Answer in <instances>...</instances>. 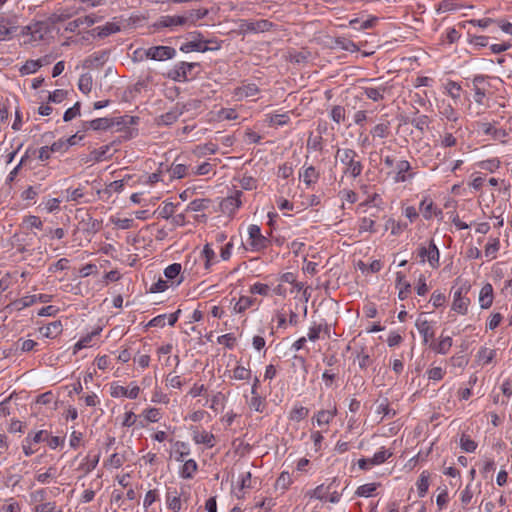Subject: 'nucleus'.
I'll return each mask as SVG.
<instances>
[{"label": "nucleus", "mask_w": 512, "mask_h": 512, "mask_svg": "<svg viewBox=\"0 0 512 512\" xmlns=\"http://www.w3.org/2000/svg\"><path fill=\"white\" fill-rule=\"evenodd\" d=\"M358 154L353 149H338L336 151L335 158L339 160L341 164L345 166L343 173L350 175L353 178L358 177L363 169V166L359 160H357Z\"/></svg>", "instance_id": "obj_1"}, {"label": "nucleus", "mask_w": 512, "mask_h": 512, "mask_svg": "<svg viewBox=\"0 0 512 512\" xmlns=\"http://www.w3.org/2000/svg\"><path fill=\"white\" fill-rule=\"evenodd\" d=\"M362 82L367 83L366 86L361 87L362 94L374 102L383 100L385 93L389 91L387 85L383 84L380 79H363Z\"/></svg>", "instance_id": "obj_2"}, {"label": "nucleus", "mask_w": 512, "mask_h": 512, "mask_svg": "<svg viewBox=\"0 0 512 512\" xmlns=\"http://www.w3.org/2000/svg\"><path fill=\"white\" fill-rule=\"evenodd\" d=\"M128 122L125 121L124 117H120L117 119L110 118H97L91 121H86L83 123V129L86 131L88 129L92 130H106L114 125H126Z\"/></svg>", "instance_id": "obj_3"}, {"label": "nucleus", "mask_w": 512, "mask_h": 512, "mask_svg": "<svg viewBox=\"0 0 512 512\" xmlns=\"http://www.w3.org/2000/svg\"><path fill=\"white\" fill-rule=\"evenodd\" d=\"M249 233V246L253 251H261L267 247L269 240L261 234L260 227L257 225H250Z\"/></svg>", "instance_id": "obj_4"}, {"label": "nucleus", "mask_w": 512, "mask_h": 512, "mask_svg": "<svg viewBox=\"0 0 512 512\" xmlns=\"http://www.w3.org/2000/svg\"><path fill=\"white\" fill-rule=\"evenodd\" d=\"M176 55V50L170 46H153L145 50V56L156 61L172 59Z\"/></svg>", "instance_id": "obj_5"}, {"label": "nucleus", "mask_w": 512, "mask_h": 512, "mask_svg": "<svg viewBox=\"0 0 512 512\" xmlns=\"http://www.w3.org/2000/svg\"><path fill=\"white\" fill-rule=\"evenodd\" d=\"M418 256L421 258L422 262H425L427 258L433 268L439 265V250L433 241L430 242L429 247L421 246L418 249Z\"/></svg>", "instance_id": "obj_6"}, {"label": "nucleus", "mask_w": 512, "mask_h": 512, "mask_svg": "<svg viewBox=\"0 0 512 512\" xmlns=\"http://www.w3.org/2000/svg\"><path fill=\"white\" fill-rule=\"evenodd\" d=\"M48 31V25L45 22H35L23 27L22 34L30 35L31 41L42 40Z\"/></svg>", "instance_id": "obj_7"}, {"label": "nucleus", "mask_w": 512, "mask_h": 512, "mask_svg": "<svg viewBox=\"0 0 512 512\" xmlns=\"http://www.w3.org/2000/svg\"><path fill=\"white\" fill-rule=\"evenodd\" d=\"M176 26H187L185 15L161 16L154 24L156 29L173 28Z\"/></svg>", "instance_id": "obj_8"}, {"label": "nucleus", "mask_w": 512, "mask_h": 512, "mask_svg": "<svg viewBox=\"0 0 512 512\" xmlns=\"http://www.w3.org/2000/svg\"><path fill=\"white\" fill-rule=\"evenodd\" d=\"M470 286H461L455 293H454V300L452 303V309L460 314H466L468 305L470 303V300L464 296H462L463 292L467 293Z\"/></svg>", "instance_id": "obj_9"}, {"label": "nucleus", "mask_w": 512, "mask_h": 512, "mask_svg": "<svg viewBox=\"0 0 512 512\" xmlns=\"http://www.w3.org/2000/svg\"><path fill=\"white\" fill-rule=\"evenodd\" d=\"M196 65V63L180 62L168 73V77L174 81H186L188 72Z\"/></svg>", "instance_id": "obj_10"}, {"label": "nucleus", "mask_w": 512, "mask_h": 512, "mask_svg": "<svg viewBox=\"0 0 512 512\" xmlns=\"http://www.w3.org/2000/svg\"><path fill=\"white\" fill-rule=\"evenodd\" d=\"M220 49V45L217 44V46H213V47H209L207 45H204L203 41H189V42H186L184 43L181 47H180V50L184 53H188V52H191V51H197V52H207V51H213V50H218Z\"/></svg>", "instance_id": "obj_11"}, {"label": "nucleus", "mask_w": 512, "mask_h": 512, "mask_svg": "<svg viewBox=\"0 0 512 512\" xmlns=\"http://www.w3.org/2000/svg\"><path fill=\"white\" fill-rule=\"evenodd\" d=\"M415 325L419 333L423 336V342L425 344L433 339L434 331L427 320L418 318Z\"/></svg>", "instance_id": "obj_12"}, {"label": "nucleus", "mask_w": 512, "mask_h": 512, "mask_svg": "<svg viewBox=\"0 0 512 512\" xmlns=\"http://www.w3.org/2000/svg\"><path fill=\"white\" fill-rule=\"evenodd\" d=\"M493 302V287L491 284H485L479 294V303L481 308L488 309Z\"/></svg>", "instance_id": "obj_13"}, {"label": "nucleus", "mask_w": 512, "mask_h": 512, "mask_svg": "<svg viewBox=\"0 0 512 512\" xmlns=\"http://www.w3.org/2000/svg\"><path fill=\"white\" fill-rule=\"evenodd\" d=\"M188 455V453L181 452L179 458H177L178 461H184V465L181 471V476L183 478H191L195 471L197 470V463L192 460H185V456Z\"/></svg>", "instance_id": "obj_14"}, {"label": "nucleus", "mask_w": 512, "mask_h": 512, "mask_svg": "<svg viewBox=\"0 0 512 512\" xmlns=\"http://www.w3.org/2000/svg\"><path fill=\"white\" fill-rule=\"evenodd\" d=\"M481 127L486 135H492L495 140L505 142V138L508 136V133L505 129H497L490 123H482Z\"/></svg>", "instance_id": "obj_15"}, {"label": "nucleus", "mask_w": 512, "mask_h": 512, "mask_svg": "<svg viewBox=\"0 0 512 512\" xmlns=\"http://www.w3.org/2000/svg\"><path fill=\"white\" fill-rule=\"evenodd\" d=\"M62 332L61 321H53L40 328V333L47 338H55Z\"/></svg>", "instance_id": "obj_16"}, {"label": "nucleus", "mask_w": 512, "mask_h": 512, "mask_svg": "<svg viewBox=\"0 0 512 512\" xmlns=\"http://www.w3.org/2000/svg\"><path fill=\"white\" fill-rule=\"evenodd\" d=\"M16 29L17 27L11 20L0 17V41L9 39Z\"/></svg>", "instance_id": "obj_17"}, {"label": "nucleus", "mask_w": 512, "mask_h": 512, "mask_svg": "<svg viewBox=\"0 0 512 512\" xmlns=\"http://www.w3.org/2000/svg\"><path fill=\"white\" fill-rule=\"evenodd\" d=\"M420 211L422 212V215L425 219H431L433 214L436 216L442 214L441 210L437 211L434 208L433 201L428 198L423 199L420 203Z\"/></svg>", "instance_id": "obj_18"}, {"label": "nucleus", "mask_w": 512, "mask_h": 512, "mask_svg": "<svg viewBox=\"0 0 512 512\" xmlns=\"http://www.w3.org/2000/svg\"><path fill=\"white\" fill-rule=\"evenodd\" d=\"M209 11L206 8L190 10L185 14V19H187V26H193L197 23L198 20L206 17Z\"/></svg>", "instance_id": "obj_19"}, {"label": "nucleus", "mask_w": 512, "mask_h": 512, "mask_svg": "<svg viewBox=\"0 0 512 512\" xmlns=\"http://www.w3.org/2000/svg\"><path fill=\"white\" fill-rule=\"evenodd\" d=\"M140 388L138 386H134L131 389H127L123 386H117L114 388V391L112 392L113 396H125L130 399H136L139 395Z\"/></svg>", "instance_id": "obj_20"}, {"label": "nucleus", "mask_w": 512, "mask_h": 512, "mask_svg": "<svg viewBox=\"0 0 512 512\" xmlns=\"http://www.w3.org/2000/svg\"><path fill=\"white\" fill-rule=\"evenodd\" d=\"M259 92V89L256 84L250 83L247 85H243L242 87H238L235 89V96L238 98L243 97H253Z\"/></svg>", "instance_id": "obj_21"}, {"label": "nucleus", "mask_w": 512, "mask_h": 512, "mask_svg": "<svg viewBox=\"0 0 512 512\" xmlns=\"http://www.w3.org/2000/svg\"><path fill=\"white\" fill-rule=\"evenodd\" d=\"M107 57H108V53L106 51H102L97 54H94L85 60V66H87V67L100 66V65L104 64V62L107 60Z\"/></svg>", "instance_id": "obj_22"}, {"label": "nucleus", "mask_w": 512, "mask_h": 512, "mask_svg": "<svg viewBox=\"0 0 512 512\" xmlns=\"http://www.w3.org/2000/svg\"><path fill=\"white\" fill-rule=\"evenodd\" d=\"M101 328H98L91 333L87 334L86 336L82 337L74 346V353H76L78 350H81L83 348H86L90 345V342L92 341L93 337L97 336L101 332Z\"/></svg>", "instance_id": "obj_23"}, {"label": "nucleus", "mask_w": 512, "mask_h": 512, "mask_svg": "<svg viewBox=\"0 0 512 512\" xmlns=\"http://www.w3.org/2000/svg\"><path fill=\"white\" fill-rule=\"evenodd\" d=\"M336 415V408L333 410H321L316 415V421L319 426L328 425Z\"/></svg>", "instance_id": "obj_24"}, {"label": "nucleus", "mask_w": 512, "mask_h": 512, "mask_svg": "<svg viewBox=\"0 0 512 512\" xmlns=\"http://www.w3.org/2000/svg\"><path fill=\"white\" fill-rule=\"evenodd\" d=\"M451 346L452 338L449 336L443 337L438 344H431V348L439 354H446Z\"/></svg>", "instance_id": "obj_25"}, {"label": "nucleus", "mask_w": 512, "mask_h": 512, "mask_svg": "<svg viewBox=\"0 0 512 512\" xmlns=\"http://www.w3.org/2000/svg\"><path fill=\"white\" fill-rule=\"evenodd\" d=\"M429 487V473L427 471H423L417 481V489L420 497H423Z\"/></svg>", "instance_id": "obj_26"}, {"label": "nucleus", "mask_w": 512, "mask_h": 512, "mask_svg": "<svg viewBox=\"0 0 512 512\" xmlns=\"http://www.w3.org/2000/svg\"><path fill=\"white\" fill-rule=\"evenodd\" d=\"M300 176L303 178L305 184L310 185L317 181L319 174L316 171L315 167L309 166L304 170V172Z\"/></svg>", "instance_id": "obj_27"}, {"label": "nucleus", "mask_w": 512, "mask_h": 512, "mask_svg": "<svg viewBox=\"0 0 512 512\" xmlns=\"http://www.w3.org/2000/svg\"><path fill=\"white\" fill-rule=\"evenodd\" d=\"M42 66L41 60H28L21 67L20 72L22 74H32L35 73Z\"/></svg>", "instance_id": "obj_28"}, {"label": "nucleus", "mask_w": 512, "mask_h": 512, "mask_svg": "<svg viewBox=\"0 0 512 512\" xmlns=\"http://www.w3.org/2000/svg\"><path fill=\"white\" fill-rule=\"evenodd\" d=\"M79 90L88 94L92 89V77L89 74H83L78 81Z\"/></svg>", "instance_id": "obj_29"}, {"label": "nucleus", "mask_w": 512, "mask_h": 512, "mask_svg": "<svg viewBox=\"0 0 512 512\" xmlns=\"http://www.w3.org/2000/svg\"><path fill=\"white\" fill-rule=\"evenodd\" d=\"M397 177L396 180L400 182L406 181L405 173L411 169L410 163L406 160L399 161L397 163Z\"/></svg>", "instance_id": "obj_30"}, {"label": "nucleus", "mask_w": 512, "mask_h": 512, "mask_svg": "<svg viewBox=\"0 0 512 512\" xmlns=\"http://www.w3.org/2000/svg\"><path fill=\"white\" fill-rule=\"evenodd\" d=\"M253 299L250 297L242 296L234 305V311L236 313H242L253 304Z\"/></svg>", "instance_id": "obj_31"}, {"label": "nucleus", "mask_w": 512, "mask_h": 512, "mask_svg": "<svg viewBox=\"0 0 512 512\" xmlns=\"http://www.w3.org/2000/svg\"><path fill=\"white\" fill-rule=\"evenodd\" d=\"M406 228V224H402L400 222H396L394 219L392 218H389L387 221H386V224H385V229L388 230V229H391V233L393 235H398L400 234L404 229Z\"/></svg>", "instance_id": "obj_32"}, {"label": "nucleus", "mask_w": 512, "mask_h": 512, "mask_svg": "<svg viewBox=\"0 0 512 512\" xmlns=\"http://www.w3.org/2000/svg\"><path fill=\"white\" fill-rule=\"evenodd\" d=\"M500 248V241L498 238H494L485 246V256L495 258L496 253Z\"/></svg>", "instance_id": "obj_33"}, {"label": "nucleus", "mask_w": 512, "mask_h": 512, "mask_svg": "<svg viewBox=\"0 0 512 512\" xmlns=\"http://www.w3.org/2000/svg\"><path fill=\"white\" fill-rule=\"evenodd\" d=\"M109 150H110V146L106 145V146L100 147L99 149L93 150L91 152V156L95 161L99 162V161L108 159L111 156V155H109V156L107 155Z\"/></svg>", "instance_id": "obj_34"}, {"label": "nucleus", "mask_w": 512, "mask_h": 512, "mask_svg": "<svg viewBox=\"0 0 512 512\" xmlns=\"http://www.w3.org/2000/svg\"><path fill=\"white\" fill-rule=\"evenodd\" d=\"M329 487H324L323 484L317 486L314 490H310L306 493V496L310 498H317L319 500L325 499V495L328 493Z\"/></svg>", "instance_id": "obj_35"}, {"label": "nucleus", "mask_w": 512, "mask_h": 512, "mask_svg": "<svg viewBox=\"0 0 512 512\" xmlns=\"http://www.w3.org/2000/svg\"><path fill=\"white\" fill-rule=\"evenodd\" d=\"M97 30L98 36L103 38L119 31V27L114 23H107L102 27H98Z\"/></svg>", "instance_id": "obj_36"}, {"label": "nucleus", "mask_w": 512, "mask_h": 512, "mask_svg": "<svg viewBox=\"0 0 512 512\" xmlns=\"http://www.w3.org/2000/svg\"><path fill=\"white\" fill-rule=\"evenodd\" d=\"M377 485L375 483H368L358 487L356 494L360 497H369L376 490Z\"/></svg>", "instance_id": "obj_37"}, {"label": "nucleus", "mask_w": 512, "mask_h": 512, "mask_svg": "<svg viewBox=\"0 0 512 512\" xmlns=\"http://www.w3.org/2000/svg\"><path fill=\"white\" fill-rule=\"evenodd\" d=\"M389 132V123L377 124L372 130L371 134L374 137L385 138Z\"/></svg>", "instance_id": "obj_38"}, {"label": "nucleus", "mask_w": 512, "mask_h": 512, "mask_svg": "<svg viewBox=\"0 0 512 512\" xmlns=\"http://www.w3.org/2000/svg\"><path fill=\"white\" fill-rule=\"evenodd\" d=\"M210 200L208 199H195L188 205V210L191 211H202L208 208Z\"/></svg>", "instance_id": "obj_39"}, {"label": "nucleus", "mask_w": 512, "mask_h": 512, "mask_svg": "<svg viewBox=\"0 0 512 512\" xmlns=\"http://www.w3.org/2000/svg\"><path fill=\"white\" fill-rule=\"evenodd\" d=\"M308 413L309 410L306 407H295L290 413V418L294 421H300L306 418L308 416Z\"/></svg>", "instance_id": "obj_40"}, {"label": "nucleus", "mask_w": 512, "mask_h": 512, "mask_svg": "<svg viewBox=\"0 0 512 512\" xmlns=\"http://www.w3.org/2000/svg\"><path fill=\"white\" fill-rule=\"evenodd\" d=\"M187 166L184 164H172L170 171L172 174V177L181 179L187 174Z\"/></svg>", "instance_id": "obj_41"}, {"label": "nucleus", "mask_w": 512, "mask_h": 512, "mask_svg": "<svg viewBox=\"0 0 512 512\" xmlns=\"http://www.w3.org/2000/svg\"><path fill=\"white\" fill-rule=\"evenodd\" d=\"M241 195H242L241 191H236L234 196L228 197L223 200L222 206L226 207V208L229 206L238 208L241 205V200H240Z\"/></svg>", "instance_id": "obj_42"}, {"label": "nucleus", "mask_w": 512, "mask_h": 512, "mask_svg": "<svg viewBox=\"0 0 512 512\" xmlns=\"http://www.w3.org/2000/svg\"><path fill=\"white\" fill-rule=\"evenodd\" d=\"M331 117L334 122L339 124L340 122L344 121L345 119V108L340 105H336L331 110Z\"/></svg>", "instance_id": "obj_43"}, {"label": "nucleus", "mask_w": 512, "mask_h": 512, "mask_svg": "<svg viewBox=\"0 0 512 512\" xmlns=\"http://www.w3.org/2000/svg\"><path fill=\"white\" fill-rule=\"evenodd\" d=\"M194 440L196 443L207 444L209 446H213L212 441L214 440V436L208 432L195 433Z\"/></svg>", "instance_id": "obj_44"}, {"label": "nucleus", "mask_w": 512, "mask_h": 512, "mask_svg": "<svg viewBox=\"0 0 512 512\" xmlns=\"http://www.w3.org/2000/svg\"><path fill=\"white\" fill-rule=\"evenodd\" d=\"M251 376V371L243 366H237L233 371V378L236 380H246Z\"/></svg>", "instance_id": "obj_45"}, {"label": "nucleus", "mask_w": 512, "mask_h": 512, "mask_svg": "<svg viewBox=\"0 0 512 512\" xmlns=\"http://www.w3.org/2000/svg\"><path fill=\"white\" fill-rule=\"evenodd\" d=\"M460 445L461 448L466 452H474L475 449L477 448L476 442L465 435H462L460 439Z\"/></svg>", "instance_id": "obj_46"}, {"label": "nucleus", "mask_w": 512, "mask_h": 512, "mask_svg": "<svg viewBox=\"0 0 512 512\" xmlns=\"http://www.w3.org/2000/svg\"><path fill=\"white\" fill-rule=\"evenodd\" d=\"M181 272V265L179 263H173L164 270V275L168 279L176 278Z\"/></svg>", "instance_id": "obj_47"}, {"label": "nucleus", "mask_w": 512, "mask_h": 512, "mask_svg": "<svg viewBox=\"0 0 512 512\" xmlns=\"http://www.w3.org/2000/svg\"><path fill=\"white\" fill-rule=\"evenodd\" d=\"M202 255L204 256L205 258V268L206 269H209L210 266H211V262L212 260L215 258V252L214 250L210 247L209 244H206L204 246V249L202 251Z\"/></svg>", "instance_id": "obj_48"}, {"label": "nucleus", "mask_w": 512, "mask_h": 512, "mask_svg": "<svg viewBox=\"0 0 512 512\" xmlns=\"http://www.w3.org/2000/svg\"><path fill=\"white\" fill-rule=\"evenodd\" d=\"M80 114V103L76 102L73 107L67 109L64 113L63 119L65 122L71 121Z\"/></svg>", "instance_id": "obj_49"}, {"label": "nucleus", "mask_w": 512, "mask_h": 512, "mask_svg": "<svg viewBox=\"0 0 512 512\" xmlns=\"http://www.w3.org/2000/svg\"><path fill=\"white\" fill-rule=\"evenodd\" d=\"M336 44L340 46L342 49L347 51H357L358 47L351 40L345 38H337Z\"/></svg>", "instance_id": "obj_50"}, {"label": "nucleus", "mask_w": 512, "mask_h": 512, "mask_svg": "<svg viewBox=\"0 0 512 512\" xmlns=\"http://www.w3.org/2000/svg\"><path fill=\"white\" fill-rule=\"evenodd\" d=\"M175 206L171 202L164 203V205L159 210V215L162 218L168 219L174 213Z\"/></svg>", "instance_id": "obj_51"}, {"label": "nucleus", "mask_w": 512, "mask_h": 512, "mask_svg": "<svg viewBox=\"0 0 512 512\" xmlns=\"http://www.w3.org/2000/svg\"><path fill=\"white\" fill-rule=\"evenodd\" d=\"M67 95V91L62 89H57L54 92L49 94L48 100L54 103H61Z\"/></svg>", "instance_id": "obj_52"}, {"label": "nucleus", "mask_w": 512, "mask_h": 512, "mask_svg": "<svg viewBox=\"0 0 512 512\" xmlns=\"http://www.w3.org/2000/svg\"><path fill=\"white\" fill-rule=\"evenodd\" d=\"M390 456L391 453H388L386 450H381L374 454V456L371 458V463L374 465H379L385 462Z\"/></svg>", "instance_id": "obj_53"}, {"label": "nucleus", "mask_w": 512, "mask_h": 512, "mask_svg": "<svg viewBox=\"0 0 512 512\" xmlns=\"http://www.w3.org/2000/svg\"><path fill=\"white\" fill-rule=\"evenodd\" d=\"M447 90L452 98L458 99L460 97L461 86L458 83L449 81L447 84Z\"/></svg>", "instance_id": "obj_54"}, {"label": "nucleus", "mask_w": 512, "mask_h": 512, "mask_svg": "<svg viewBox=\"0 0 512 512\" xmlns=\"http://www.w3.org/2000/svg\"><path fill=\"white\" fill-rule=\"evenodd\" d=\"M374 224H375V222H374L373 219L364 217L361 220V223H360V226H359V230H360V232H366V231L373 232L374 231Z\"/></svg>", "instance_id": "obj_55"}, {"label": "nucleus", "mask_w": 512, "mask_h": 512, "mask_svg": "<svg viewBox=\"0 0 512 512\" xmlns=\"http://www.w3.org/2000/svg\"><path fill=\"white\" fill-rule=\"evenodd\" d=\"M168 508L173 510L174 512H179L181 509V500L179 496H168L167 498Z\"/></svg>", "instance_id": "obj_56"}, {"label": "nucleus", "mask_w": 512, "mask_h": 512, "mask_svg": "<svg viewBox=\"0 0 512 512\" xmlns=\"http://www.w3.org/2000/svg\"><path fill=\"white\" fill-rule=\"evenodd\" d=\"M290 483H291L290 475L286 472H283L278 477V479L276 481V486L281 487L282 489H287V487L290 485Z\"/></svg>", "instance_id": "obj_57"}, {"label": "nucleus", "mask_w": 512, "mask_h": 512, "mask_svg": "<svg viewBox=\"0 0 512 512\" xmlns=\"http://www.w3.org/2000/svg\"><path fill=\"white\" fill-rule=\"evenodd\" d=\"M197 150L201 155H205L206 153L214 154L218 150V147L214 143H206L202 146H199Z\"/></svg>", "instance_id": "obj_58"}, {"label": "nucleus", "mask_w": 512, "mask_h": 512, "mask_svg": "<svg viewBox=\"0 0 512 512\" xmlns=\"http://www.w3.org/2000/svg\"><path fill=\"white\" fill-rule=\"evenodd\" d=\"M430 301L432 302L433 306L437 308L445 303V296L444 294L435 291L432 293Z\"/></svg>", "instance_id": "obj_59"}, {"label": "nucleus", "mask_w": 512, "mask_h": 512, "mask_svg": "<svg viewBox=\"0 0 512 512\" xmlns=\"http://www.w3.org/2000/svg\"><path fill=\"white\" fill-rule=\"evenodd\" d=\"M167 288V281L160 278L156 283L152 284V286L150 287V292L159 293L165 291Z\"/></svg>", "instance_id": "obj_60"}, {"label": "nucleus", "mask_w": 512, "mask_h": 512, "mask_svg": "<svg viewBox=\"0 0 512 512\" xmlns=\"http://www.w3.org/2000/svg\"><path fill=\"white\" fill-rule=\"evenodd\" d=\"M18 346H20V349L23 352H29L34 349V347L37 345V343L34 340L27 339V340H19L17 342Z\"/></svg>", "instance_id": "obj_61"}, {"label": "nucleus", "mask_w": 512, "mask_h": 512, "mask_svg": "<svg viewBox=\"0 0 512 512\" xmlns=\"http://www.w3.org/2000/svg\"><path fill=\"white\" fill-rule=\"evenodd\" d=\"M160 410L157 408H150L145 412V418L150 422H157L160 419Z\"/></svg>", "instance_id": "obj_62"}, {"label": "nucleus", "mask_w": 512, "mask_h": 512, "mask_svg": "<svg viewBox=\"0 0 512 512\" xmlns=\"http://www.w3.org/2000/svg\"><path fill=\"white\" fill-rule=\"evenodd\" d=\"M25 223L28 227H34L37 229H41L43 224L39 217L30 215L25 218Z\"/></svg>", "instance_id": "obj_63"}, {"label": "nucleus", "mask_w": 512, "mask_h": 512, "mask_svg": "<svg viewBox=\"0 0 512 512\" xmlns=\"http://www.w3.org/2000/svg\"><path fill=\"white\" fill-rule=\"evenodd\" d=\"M55 508V503L47 502L35 506V512H54Z\"/></svg>", "instance_id": "obj_64"}]
</instances>
